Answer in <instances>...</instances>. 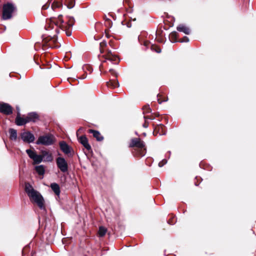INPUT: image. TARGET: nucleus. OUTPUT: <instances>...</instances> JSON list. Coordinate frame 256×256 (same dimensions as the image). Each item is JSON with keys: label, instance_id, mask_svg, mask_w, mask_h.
Instances as JSON below:
<instances>
[{"label": "nucleus", "instance_id": "4", "mask_svg": "<svg viewBox=\"0 0 256 256\" xmlns=\"http://www.w3.org/2000/svg\"><path fill=\"white\" fill-rule=\"evenodd\" d=\"M54 142V138L53 135L48 134L44 136H40L36 144L38 145L42 144L46 146H51Z\"/></svg>", "mask_w": 256, "mask_h": 256}, {"label": "nucleus", "instance_id": "29", "mask_svg": "<svg viewBox=\"0 0 256 256\" xmlns=\"http://www.w3.org/2000/svg\"><path fill=\"white\" fill-rule=\"evenodd\" d=\"M180 42H189V38L188 36H184L182 38L178 40Z\"/></svg>", "mask_w": 256, "mask_h": 256}, {"label": "nucleus", "instance_id": "33", "mask_svg": "<svg viewBox=\"0 0 256 256\" xmlns=\"http://www.w3.org/2000/svg\"><path fill=\"white\" fill-rule=\"evenodd\" d=\"M66 34L67 35V36H70L72 34L71 32H69V31L66 32Z\"/></svg>", "mask_w": 256, "mask_h": 256}, {"label": "nucleus", "instance_id": "28", "mask_svg": "<svg viewBox=\"0 0 256 256\" xmlns=\"http://www.w3.org/2000/svg\"><path fill=\"white\" fill-rule=\"evenodd\" d=\"M152 111L151 109L150 108L149 106H146L144 107V114H145L146 113H150Z\"/></svg>", "mask_w": 256, "mask_h": 256}, {"label": "nucleus", "instance_id": "9", "mask_svg": "<svg viewBox=\"0 0 256 256\" xmlns=\"http://www.w3.org/2000/svg\"><path fill=\"white\" fill-rule=\"evenodd\" d=\"M145 146L144 142L141 140L139 138H134L130 140L129 144L130 148L136 147L138 148H143Z\"/></svg>", "mask_w": 256, "mask_h": 256}, {"label": "nucleus", "instance_id": "8", "mask_svg": "<svg viewBox=\"0 0 256 256\" xmlns=\"http://www.w3.org/2000/svg\"><path fill=\"white\" fill-rule=\"evenodd\" d=\"M0 112L6 115H10L12 113V108L8 104L2 102L0 104Z\"/></svg>", "mask_w": 256, "mask_h": 256}, {"label": "nucleus", "instance_id": "22", "mask_svg": "<svg viewBox=\"0 0 256 256\" xmlns=\"http://www.w3.org/2000/svg\"><path fill=\"white\" fill-rule=\"evenodd\" d=\"M65 5L68 8H72L74 5V0H66Z\"/></svg>", "mask_w": 256, "mask_h": 256}, {"label": "nucleus", "instance_id": "12", "mask_svg": "<svg viewBox=\"0 0 256 256\" xmlns=\"http://www.w3.org/2000/svg\"><path fill=\"white\" fill-rule=\"evenodd\" d=\"M60 150L66 154H69L70 153V146L64 141L60 142Z\"/></svg>", "mask_w": 256, "mask_h": 256}, {"label": "nucleus", "instance_id": "35", "mask_svg": "<svg viewBox=\"0 0 256 256\" xmlns=\"http://www.w3.org/2000/svg\"><path fill=\"white\" fill-rule=\"evenodd\" d=\"M107 20H108L107 22L108 24L110 26H111L112 25V22L110 20H109L108 19Z\"/></svg>", "mask_w": 256, "mask_h": 256}, {"label": "nucleus", "instance_id": "14", "mask_svg": "<svg viewBox=\"0 0 256 256\" xmlns=\"http://www.w3.org/2000/svg\"><path fill=\"white\" fill-rule=\"evenodd\" d=\"M176 30L178 31L182 32L186 34H189L190 33V28L182 24L178 25L176 28Z\"/></svg>", "mask_w": 256, "mask_h": 256}, {"label": "nucleus", "instance_id": "10", "mask_svg": "<svg viewBox=\"0 0 256 256\" xmlns=\"http://www.w3.org/2000/svg\"><path fill=\"white\" fill-rule=\"evenodd\" d=\"M41 154L44 162H52L53 160L52 154L46 150H42Z\"/></svg>", "mask_w": 256, "mask_h": 256}, {"label": "nucleus", "instance_id": "2", "mask_svg": "<svg viewBox=\"0 0 256 256\" xmlns=\"http://www.w3.org/2000/svg\"><path fill=\"white\" fill-rule=\"evenodd\" d=\"M106 46V42L105 40H103L100 44V49L101 54H104L102 57L104 58V60H101L102 62H106L110 61L112 64H117L116 62L118 60L117 56L113 54L111 50L105 49Z\"/></svg>", "mask_w": 256, "mask_h": 256}, {"label": "nucleus", "instance_id": "38", "mask_svg": "<svg viewBox=\"0 0 256 256\" xmlns=\"http://www.w3.org/2000/svg\"><path fill=\"white\" fill-rule=\"evenodd\" d=\"M86 78V76H82L80 78L81 79H84Z\"/></svg>", "mask_w": 256, "mask_h": 256}, {"label": "nucleus", "instance_id": "34", "mask_svg": "<svg viewBox=\"0 0 256 256\" xmlns=\"http://www.w3.org/2000/svg\"><path fill=\"white\" fill-rule=\"evenodd\" d=\"M155 51L157 52V53H160L161 52V49L159 48H157L156 50H155Z\"/></svg>", "mask_w": 256, "mask_h": 256}, {"label": "nucleus", "instance_id": "20", "mask_svg": "<svg viewBox=\"0 0 256 256\" xmlns=\"http://www.w3.org/2000/svg\"><path fill=\"white\" fill-rule=\"evenodd\" d=\"M74 22H75V20H74V17H72V16L68 17V21L66 22L67 26H66V28H69L72 27L74 24Z\"/></svg>", "mask_w": 256, "mask_h": 256}, {"label": "nucleus", "instance_id": "6", "mask_svg": "<svg viewBox=\"0 0 256 256\" xmlns=\"http://www.w3.org/2000/svg\"><path fill=\"white\" fill-rule=\"evenodd\" d=\"M56 164L57 167L62 172L64 173L68 171V164L64 158H57L56 159Z\"/></svg>", "mask_w": 256, "mask_h": 256}, {"label": "nucleus", "instance_id": "25", "mask_svg": "<svg viewBox=\"0 0 256 256\" xmlns=\"http://www.w3.org/2000/svg\"><path fill=\"white\" fill-rule=\"evenodd\" d=\"M108 86H112V88H116L119 86V83L118 80L112 82L110 81L108 82Z\"/></svg>", "mask_w": 256, "mask_h": 256}, {"label": "nucleus", "instance_id": "37", "mask_svg": "<svg viewBox=\"0 0 256 256\" xmlns=\"http://www.w3.org/2000/svg\"><path fill=\"white\" fill-rule=\"evenodd\" d=\"M167 100H168V98L166 100H164L162 101L159 102H159V104H160L162 103V102H166Z\"/></svg>", "mask_w": 256, "mask_h": 256}, {"label": "nucleus", "instance_id": "15", "mask_svg": "<svg viewBox=\"0 0 256 256\" xmlns=\"http://www.w3.org/2000/svg\"><path fill=\"white\" fill-rule=\"evenodd\" d=\"M89 133L92 134L94 137L98 141H102L104 139V137L101 136L100 132L96 130H89Z\"/></svg>", "mask_w": 256, "mask_h": 256}, {"label": "nucleus", "instance_id": "19", "mask_svg": "<svg viewBox=\"0 0 256 256\" xmlns=\"http://www.w3.org/2000/svg\"><path fill=\"white\" fill-rule=\"evenodd\" d=\"M35 170L39 175L43 176L45 173V166L44 165L36 166Z\"/></svg>", "mask_w": 256, "mask_h": 256}, {"label": "nucleus", "instance_id": "30", "mask_svg": "<svg viewBox=\"0 0 256 256\" xmlns=\"http://www.w3.org/2000/svg\"><path fill=\"white\" fill-rule=\"evenodd\" d=\"M167 163V160L166 159L162 160L158 163L159 167H162Z\"/></svg>", "mask_w": 256, "mask_h": 256}, {"label": "nucleus", "instance_id": "5", "mask_svg": "<svg viewBox=\"0 0 256 256\" xmlns=\"http://www.w3.org/2000/svg\"><path fill=\"white\" fill-rule=\"evenodd\" d=\"M26 152L30 158L34 160V164H38L44 162V159L42 154H37L34 151L30 149L26 150Z\"/></svg>", "mask_w": 256, "mask_h": 256}, {"label": "nucleus", "instance_id": "3", "mask_svg": "<svg viewBox=\"0 0 256 256\" xmlns=\"http://www.w3.org/2000/svg\"><path fill=\"white\" fill-rule=\"evenodd\" d=\"M16 11V8L12 3H7L3 6L2 16L4 20L10 19L12 14Z\"/></svg>", "mask_w": 256, "mask_h": 256}, {"label": "nucleus", "instance_id": "21", "mask_svg": "<svg viewBox=\"0 0 256 256\" xmlns=\"http://www.w3.org/2000/svg\"><path fill=\"white\" fill-rule=\"evenodd\" d=\"M62 6V3L60 1H54L52 4V8L54 10L56 8H59Z\"/></svg>", "mask_w": 256, "mask_h": 256}, {"label": "nucleus", "instance_id": "36", "mask_svg": "<svg viewBox=\"0 0 256 256\" xmlns=\"http://www.w3.org/2000/svg\"><path fill=\"white\" fill-rule=\"evenodd\" d=\"M110 72L112 74H114V72H114V70L113 69H110Z\"/></svg>", "mask_w": 256, "mask_h": 256}, {"label": "nucleus", "instance_id": "31", "mask_svg": "<svg viewBox=\"0 0 256 256\" xmlns=\"http://www.w3.org/2000/svg\"><path fill=\"white\" fill-rule=\"evenodd\" d=\"M50 6V4H46L42 6V10H46Z\"/></svg>", "mask_w": 256, "mask_h": 256}, {"label": "nucleus", "instance_id": "7", "mask_svg": "<svg viewBox=\"0 0 256 256\" xmlns=\"http://www.w3.org/2000/svg\"><path fill=\"white\" fill-rule=\"evenodd\" d=\"M20 138L24 142L28 144L33 142L35 140L34 134L29 131L21 132Z\"/></svg>", "mask_w": 256, "mask_h": 256}, {"label": "nucleus", "instance_id": "26", "mask_svg": "<svg viewBox=\"0 0 256 256\" xmlns=\"http://www.w3.org/2000/svg\"><path fill=\"white\" fill-rule=\"evenodd\" d=\"M144 118L145 119V122L143 124V126L145 128H147L148 126V124L146 122L147 119L154 120V118L149 117L148 116H144Z\"/></svg>", "mask_w": 256, "mask_h": 256}, {"label": "nucleus", "instance_id": "23", "mask_svg": "<svg viewBox=\"0 0 256 256\" xmlns=\"http://www.w3.org/2000/svg\"><path fill=\"white\" fill-rule=\"evenodd\" d=\"M62 15H59L58 16V20L56 22V25H60V26L62 28H64V20L62 18Z\"/></svg>", "mask_w": 256, "mask_h": 256}, {"label": "nucleus", "instance_id": "27", "mask_svg": "<svg viewBox=\"0 0 256 256\" xmlns=\"http://www.w3.org/2000/svg\"><path fill=\"white\" fill-rule=\"evenodd\" d=\"M83 68V70L86 72V70H88L90 72V74L92 70V68H91V66H88V65H86V66H84L82 68Z\"/></svg>", "mask_w": 256, "mask_h": 256}, {"label": "nucleus", "instance_id": "40", "mask_svg": "<svg viewBox=\"0 0 256 256\" xmlns=\"http://www.w3.org/2000/svg\"><path fill=\"white\" fill-rule=\"evenodd\" d=\"M169 152L170 155V151H169V152Z\"/></svg>", "mask_w": 256, "mask_h": 256}, {"label": "nucleus", "instance_id": "13", "mask_svg": "<svg viewBox=\"0 0 256 256\" xmlns=\"http://www.w3.org/2000/svg\"><path fill=\"white\" fill-rule=\"evenodd\" d=\"M28 122V120L26 117L24 118H21L20 116V113L18 112V116L16 118V124L19 126H21L26 124Z\"/></svg>", "mask_w": 256, "mask_h": 256}, {"label": "nucleus", "instance_id": "1", "mask_svg": "<svg viewBox=\"0 0 256 256\" xmlns=\"http://www.w3.org/2000/svg\"><path fill=\"white\" fill-rule=\"evenodd\" d=\"M24 189L30 200L36 203L40 210H45L44 199L40 192L35 190L28 182L26 183Z\"/></svg>", "mask_w": 256, "mask_h": 256}, {"label": "nucleus", "instance_id": "32", "mask_svg": "<svg viewBox=\"0 0 256 256\" xmlns=\"http://www.w3.org/2000/svg\"><path fill=\"white\" fill-rule=\"evenodd\" d=\"M176 36H177V33L175 32L171 33V34H170V36L172 38H174L175 39H176Z\"/></svg>", "mask_w": 256, "mask_h": 256}, {"label": "nucleus", "instance_id": "17", "mask_svg": "<svg viewBox=\"0 0 256 256\" xmlns=\"http://www.w3.org/2000/svg\"><path fill=\"white\" fill-rule=\"evenodd\" d=\"M50 188L54 194L57 196H59L60 193V190L59 185L55 182L50 184Z\"/></svg>", "mask_w": 256, "mask_h": 256}, {"label": "nucleus", "instance_id": "16", "mask_svg": "<svg viewBox=\"0 0 256 256\" xmlns=\"http://www.w3.org/2000/svg\"><path fill=\"white\" fill-rule=\"evenodd\" d=\"M26 118L28 122H35L38 118V116L35 112H30L28 114Z\"/></svg>", "mask_w": 256, "mask_h": 256}, {"label": "nucleus", "instance_id": "24", "mask_svg": "<svg viewBox=\"0 0 256 256\" xmlns=\"http://www.w3.org/2000/svg\"><path fill=\"white\" fill-rule=\"evenodd\" d=\"M106 232V229L104 226H100L98 230V234L100 237L104 236Z\"/></svg>", "mask_w": 256, "mask_h": 256}, {"label": "nucleus", "instance_id": "18", "mask_svg": "<svg viewBox=\"0 0 256 256\" xmlns=\"http://www.w3.org/2000/svg\"><path fill=\"white\" fill-rule=\"evenodd\" d=\"M10 138L12 140H16L18 138L17 131L14 128L9 129Z\"/></svg>", "mask_w": 256, "mask_h": 256}, {"label": "nucleus", "instance_id": "11", "mask_svg": "<svg viewBox=\"0 0 256 256\" xmlns=\"http://www.w3.org/2000/svg\"><path fill=\"white\" fill-rule=\"evenodd\" d=\"M79 142L88 150H91V146L88 142V140L85 136H80L78 139Z\"/></svg>", "mask_w": 256, "mask_h": 256}, {"label": "nucleus", "instance_id": "39", "mask_svg": "<svg viewBox=\"0 0 256 256\" xmlns=\"http://www.w3.org/2000/svg\"><path fill=\"white\" fill-rule=\"evenodd\" d=\"M176 42V40H174V41L173 42Z\"/></svg>", "mask_w": 256, "mask_h": 256}]
</instances>
